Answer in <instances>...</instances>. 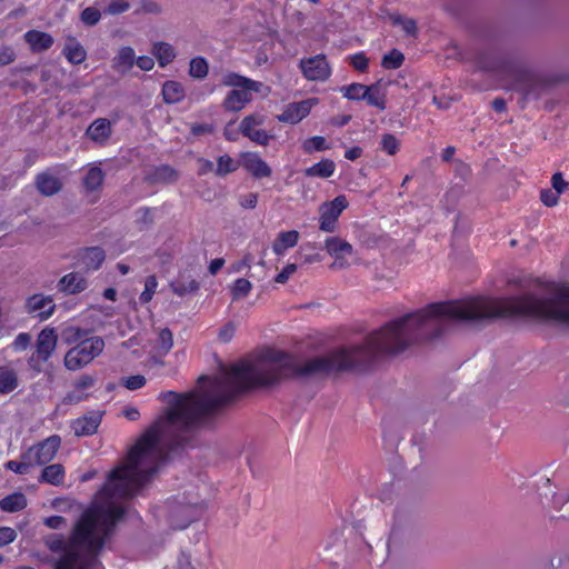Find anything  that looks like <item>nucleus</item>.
<instances>
[{"label":"nucleus","instance_id":"680f3d73","mask_svg":"<svg viewBox=\"0 0 569 569\" xmlns=\"http://www.w3.org/2000/svg\"><path fill=\"white\" fill-rule=\"evenodd\" d=\"M44 523L52 529L61 528L63 525H66V520L60 516H53L44 519Z\"/></svg>","mask_w":569,"mask_h":569},{"label":"nucleus","instance_id":"c03bdc74","mask_svg":"<svg viewBox=\"0 0 569 569\" xmlns=\"http://www.w3.org/2000/svg\"><path fill=\"white\" fill-rule=\"evenodd\" d=\"M237 169V164L229 156H221L218 159L216 173L219 176H226Z\"/></svg>","mask_w":569,"mask_h":569},{"label":"nucleus","instance_id":"37998d69","mask_svg":"<svg viewBox=\"0 0 569 569\" xmlns=\"http://www.w3.org/2000/svg\"><path fill=\"white\" fill-rule=\"evenodd\" d=\"M157 287H158L157 278L154 276L147 277V279L144 280V289L140 295V301L142 303H148L149 301H151V299L157 290Z\"/></svg>","mask_w":569,"mask_h":569},{"label":"nucleus","instance_id":"473e14b6","mask_svg":"<svg viewBox=\"0 0 569 569\" xmlns=\"http://www.w3.org/2000/svg\"><path fill=\"white\" fill-rule=\"evenodd\" d=\"M390 23L399 28L407 36H415L417 32V23L413 19L400 14H391Z\"/></svg>","mask_w":569,"mask_h":569},{"label":"nucleus","instance_id":"79ce46f5","mask_svg":"<svg viewBox=\"0 0 569 569\" xmlns=\"http://www.w3.org/2000/svg\"><path fill=\"white\" fill-rule=\"evenodd\" d=\"M101 11L97 7H88L84 8L80 13V20L86 26H94L97 24L101 19Z\"/></svg>","mask_w":569,"mask_h":569},{"label":"nucleus","instance_id":"bf43d9fd","mask_svg":"<svg viewBox=\"0 0 569 569\" xmlns=\"http://www.w3.org/2000/svg\"><path fill=\"white\" fill-rule=\"evenodd\" d=\"M241 206L247 209H253L256 208L258 203V194L256 193H248L241 199Z\"/></svg>","mask_w":569,"mask_h":569},{"label":"nucleus","instance_id":"f8f14e48","mask_svg":"<svg viewBox=\"0 0 569 569\" xmlns=\"http://www.w3.org/2000/svg\"><path fill=\"white\" fill-rule=\"evenodd\" d=\"M58 339V332L54 328H43L37 337L32 361H48L57 349Z\"/></svg>","mask_w":569,"mask_h":569},{"label":"nucleus","instance_id":"6e6552de","mask_svg":"<svg viewBox=\"0 0 569 569\" xmlns=\"http://www.w3.org/2000/svg\"><path fill=\"white\" fill-rule=\"evenodd\" d=\"M299 69L308 81L325 82L332 73V68L326 54L305 57L299 61Z\"/></svg>","mask_w":569,"mask_h":569},{"label":"nucleus","instance_id":"b1692460","mask_svg":"<svg viewBox=\"0 0 569 569\" xmlns=\"http://www.w3.org/2000/svg\"><path fill=\"white\" fill-rule=\"evenodd\" d=\"M173 292L178 296L194 293L199 289L197 280L188 272H181L177 279L171 282Z\"/></svg>","mask_w":569,"mask_h":569},{"label":"nucleus","instance_id":"5fc2aeb1","mask_svg":"<svg viewBox=\"0 0 569 569\" xmlns=\"http://www.w3.org/2000/svg\"><path fill=\"white\" fill-rule=\"evenodd\" d=\"M204 508L203 501L196 500L192 502H188L186 506V513L188 516V521H191L196 518L198 511H201Z\"/></svg>","mask_w":569,"mask_h":569},{"label":"nucleus","instance_id":"9b49d317","mask_svg":"<svg viewBox=\"0 0 569 569\" xmlns=\"http://www.w3.org/2000/svg\"><path fill=\"white\" fill-rule=\"evenodd\" d=\"M60 445V437L51 436L44 441L29 448L24 453V459H28L33 466L48 463L56 457Z\"/></svg>","mask_w":569,"mask_h":569},{"label":"nucleus","instance_id":"4468645a","mask_svg":"<svg viewBox=\"0 0 569 569\" xmlns=\"http://www.w3.org/2000/svg\"><path fill=\"white\" fill-rule=\"evenodd\" d=\"M24 307L28 313L38 317L41 320L50 318L56 309L53 299L50 296H46L43 293H36L30 296L26 300Z\"/></svg>","mask_w":569,"mask_h":569},{"label":"nucleus","instance_id":"ea45409f","mask_svg":"<svg viewBox=\"0 0 569 569\" xmlns=\"http://www.w3.org/2000/svg\"><path fill=\"white\" fill-rule=\"evenodd\" d=\"M380 143L382 150L389 156H395L400 149V141L391 133L382 134Z\"/></svg>","mask_w":569,"mask_h":569},{"label":"nucleus","instance_id":"49530a36","mask_svg":"<svg viewBox=\"0 0 569 569\" xmlns=\"http://www.w3.org/2000/svg\"><path fill=\"white\" fill-rule=\"evenodd\" d=\"M32 462H30L28 459H24V455L22 456V461L18 462V461H8L6 463V468L16 472V473H20V475H23V473H27L30 469V467H32Z\"/></svg>","mask_w":569,"mask_h":569},{"label":"nucleus","instance_id":"a211bd4d","mask_svg":"<svg viewBox=\"0 0 569 569\" xmlns=\"http://www.w3.org/2000/svg\"><path fill=\"white\" fill-rule=\"evenodd\" d=\"M136 58L132 47L121 46L112 59V68L119 73H127L136 64Z\"/></svg>","mask_w":569,"mask_h":569},{"label":"nucleus","instance_id":"4be33fe9","mask_svg":"<svg viewBox=\"0 0 569 569\" xmlns=\"http://www.w3.org/2000/svg\"><path fill=\"white\" fill-rule=\"evenodd\" d=\"M101 416L91 413L73 421L72 429L79 437L94 433L100 425Z\"/></svg>","mask_w":569,"mask_h":569},{"label":"nucleus","instance_id":"6ab92c4d","mask_svg":"<svg viewBox=\"0 0 569 569\" xmlns=\"http://www.w3.org/2000/svg\"><path fill=\"white\" fill-rule=\"evenodd\" d=\"M36 187L41 194L50 197L61 190L62 182L57 176L50 172H42L36 178Z\"/></svg>","mask_w":569,"mask_h":569},{"label":"nucleus","instance_id":"bb28decb","mask_svg":"<svg viewBox=\"0 0 569 569\" xmlns=\"http://www.w3.org/2000/svg\"><path fill=\"white\" fill-rule=\"evenodd\" d=\"M336 164L330 159H322L305 170L307 177L329 178L335 173Z\"/></svg>","mask_w":569,"mask_h":569},{"label":"nucleus","instance_id":"9d476101","mask_svg":"<svg viewBox=\"0 0 569 569\" xmlns=\"http://www.w3.org/2000/svg\"><path fill=\"white\" fill-rule=\"evenodd\" d=\"M318 98H307L286 104L276 119L281 123L298 124L306 119L311 110L318 106Z\"/></svg>","mask_w":569,"mask_h":569},{"label":"nucleus","instance_id":"f03ea898","mask_svg":"<svg viewBox=\"0 0 569 569\" xmlns=\"http://www.w3.org/2000/svg\"><path fill=\"white\" fill-rule=\"evenodd\" d=\"M506 316H523L569 326V288L555 300L532 296L521 298L469 297L455 302L429 305L383 326L367 338L371 352L395 355L431 339L446 319L478 321Z\"/></svg>","mask_w":569,"mask_h":569},{"label":"nucleus","instance_id":"0eeeda50","mask_svg":"<svg viewBox=\"0 0 569 569\" xmlns=\"http://www.w3.org/2000/svg\"><path fill=\"white\" fill-rule=\"evenodd\" d=\"M323 249L332 259L333 269H346L358 260L353 246L340 236L326 238Z\"/></svg>","mask_w":569,"mask_h":569},{"label":"nucleus","instance_id":"aec40b11","mask_svg":"<svg viewBox=\"0 0 569 569\" xmlns=\"http://www.w3.org/2000/svg\"><path fill=\"white\" fill-rule=\"evenodd\" d=\"M111 122L104 118L94 120L87 129V137L96 143H104L111 134Z\"/></svg>","mask_w":569,"mask_h":569},{"label":"nucleus","instance_id":"412c9836","mask_svg":"<svg viewBox=\"0 0 569 569\" xmlns=\"http://www.w3.org/2000/svg\"><path fill=\"white\" fill-rule=\"evenodd\" d=\"M299 238L300 233L297 230L281 231L272 243V251L277 256H283L289 249L297 246Z\"/></svg>","mask_w":569,"mask_h":569},{"label":"nucleus","instance_id":"0e129e2a","mask_svg":"<svg viewBox=\"0 0 569 569\" xmlns=\"http://www.w3.org/2000/svg\"><path fill=\"white\" fill-rule=\"evenodd\" d=\"M361 154H362V149L360 147H352L346 151L345 157L348 160H356V159L360 158Z\"/></svg>","mask_w":569,"mask_h":569},{"label":"nucleus","instance_id":"4d7b16f0","mask_svg":"<svg viewBox=\"0 0 569 569\" xmlns=\"http://www.w3.org/2000/svg\"><path fill=\"white\" fill-rule=\"evenodd\" d=\"M16 52L11 47L0 48V66H6L13 62Z\"/></svg>","mask_w":569,"mask_h":569},{"label":"nucleus","instance_id":"69168bd1","mask_svg":"<svg viewBox=\"0 0 569 569\" xmlns=\"http://www.w3.org/2000/svg\"><path fill=\"white\" fill-rule=\"evenodd\" d=\"M123 416L129 420H136L139 417V411L133 407H128L123 410Z\"/></svg>","mask_w":569,"mask_h":569},{"label":"nucleus","instance_id":"09e8293b","mask_svg":"<svg viewBox=\"0 0 569 569\" xmlns=\"http://www.w3.org/2000/svg\"><path fill=\"white\" fill-rule=\"evenodd\" d=\"M130 3L128 0H111L107 7V13L116 16L129 10Z\"/></svg>","mask_w":569,"mask_h":569},{"label":"nucleus","instance_id":"338daca9","mask_svg":"<svg viewBox=\"0 0 569 569\" xmlns=\"http://www.w3.org/2000/svg\"><path fill=\"white\" fill-rule=\"evenodd\" d=\"M223 259H213L209 264V271L214 274L218 270H220L223 266Z\"/></svg>","mask_w":569,"mask_h":569},{"label":"nucleus","instance_id":"7c9ffc66","mask_svg":"<svg viewBox=\"0 0 569 569\" xmlns=\"http://www.w3.org/2000/svg\"><path fill=\"white\" fill-rule=\"evenodd\" d=\"M251 290L252 283L246 278H238L229 286L232 300H241L248 297Z\"/></svg>","mask_w":569,"mask_h":569},{"label":"nucleus","instance_id":"dca6fc26","mask_svg":"<svg viewBox=\"0 0 569 569\" xmlns=\"http://www.w3.org/2000/svg\"><path fill=\"white\" fill-rule=\"evenodd\" d=\"M23 39L29 49L34 53L47 51L54 43V39L50 33L37 29L27 31Z\"/></svg>","mask_w":569,"mask_h":569},{"label":"nucleus","instance_id":"cd10ccee","mask_svg":"<svg viewBox=\"0 0 569 569\" xmlns=\"http://www.w3.org/2000/svg\"><path fill=\"white\" fill-rule=\"evenodd\" d=\"M104 174L102 170L91 164L87 168L86 174L83 177V186L87 191H96L98 190L103 182Z\"/></svg>","mask_w":569,"mask_h":569},{"label":"nucleus","instance_id":"a19ab883","mask_svg":"<svg viewBox=\"0 0 569 569\" xmlns=\"http://www.w3.org/2000/svg\"><path fill=\"white\" fill-rule=\"evenodd\" d=\"M302 147L303 150L309 153L313 151H322L329 149V144L327 143L326 139L321 136H315L307 139L303 142Z\"/></svg>","mask_w":569,"mask_h":569},{"label":"nucleus","instance_id":"2eb2a0df","mask_svg":"<svg viewBox=\"0 0 569 569\" xmlns=\"http://www.w3.org/2000/svg\"><path fill=\"white\" fill-rule=\"evenodd\" d=\"M390 81L380 79L375 83L367 87L366 98L363 99L369 106L377 108L380 111L387 109V93Z\"/></svg>","mask_w":569,"mask_h":569},{"label":"nucleus","instance_id":"39448f33","mask_svg":"<svg viewBox=\"0 0 569 569\" xmlns=\"http://www.w3.org/2000/svg\"><path fill=\"white\" fill-rule=\"evenodd\" d=\"M104 348V341L100 337H90L73 348L64 356L67 369L76 371L89 365Z\"/></svg>","mask_w":569,"mask_h":569},{"label":"nucleus","instance_id":"13d9d810","mask_svg":"<svg viewBox=\"0 0 569 569\" xmlns=\"http://www.w3.org/2000/svg\"><path fill=\"white\" fill-rule=\"evenodd\" d=\"M136 64L142 71H151L154 68V60L149 56H140L136 58Z\"/></svg>","mask_w":569,"mask_h":569},{"label":"nucleus","instance_id":"c9c22d12","mask_svg":"<svg viewBox=\"0 0 569 569\" xmlns=\"http://www.w3.org/2000/svg\"><path fill=\"white\" fill-rule=\"evenodd\" d=\"M173 346L172 333L168 329H162L158 333L157 342H156V351L159 356L167 355Z\"/></svg>","mask_w":569,"mask_h":569},{"label":"nucleus","instance_id":"f3484780","mask_svg":"<svg viewBox=\"0 0 569 569\" xmlns=\"http://www.w3.org/2000/svg\"><path fill=\"white\" fill-rule=\"evenodd\" d=\"M88 287L87 279L79 272L64 274L58 282L59 291L64 295H77L84 291Z\"/></svg>","mask_w":569,"mask_h":569},{"label":"nucleus","instance_id":"f257e3e1","mask_svg":"<svg viewBox=\"0 0 569 569\" xmlns=\"http://www.w3.org/2000/svg\"><path fill=\"white\" fill-rule=\"evenodd\" d=\"M201 408L197 396L181 397L166 420L158 422L138 440L126 461L110 473L92 508L78 521L70 542L66 545L57 537L48 540L51 550L63 553L56 569H86L81 556L96 551L102 545L111 526L122 513L118 500L133 495L156 472L161 457L158 448L161 426L187 425Z\"/></svg>","mask_w":569,"mask_h":569},{"label":"nucleus","instance_id":"58836bf2","mask_svg":"<svg viewBox=\"0 0 569 569\" xmlns=\"http://www.w3.org/2000/svg\"><path fill=\"white\" fill-rule=\"evenodd\" d=\"M152 179L162 183L173 182L178 179V172L169 166H161L154 170Z\"/></svg>","mask_w":569,"mask_h":569},{"label":"nucleus","instance_id":"603ef678","mask_svg":"<svg viewBox=\"0 0 569 569\" xmlns=\"http://www.w3.org/2000/svg\"><path fill=\"white\" fill-rule=\"evenodd\" d=\"M551 190H553L560 196L562 192L567 190L568 182L563 179L560 172H557L551 177Z\"/></svg>","mask_w":569,"mask_h":569},{"label":"nucleus","instance_id":"c85d7f7f","mask_svg":"<svg viewBox=\"0 0 569 569\" xmlns=\"http://www.w3.org/2000/svg\"><path fill=\"white\" fill-rule=\"evenodd\" d=\"M104 261V252L99 248H89L82 253V263L87 270H97Z\"/></svg>","mask_w":569,"mask_h":569},{"label":"nucleus","instance_id":"393cba45","mask_svg":"<svg viewBox=\"0 0 569 569\" xmlns=\"http://www.w3.org/2000/svg\"><path fill=\"white\" fill-rule=\"evenodd\" d=\"M161 94L166 103L174 104L184 99L186 91L180 82L168 80L162 84Z\"/></svg>","mask_w":569,"mask_h":569},{"label":"nucleus","instance_id":"1a4fd4ad","mask_svg":"<svg viewBox=\"0 0 569 569\" xmlns=\"http://www.w3.org/2000/svg\"><path fill=\"white\" fill-rule=\"evenodd\" d=\"M264 121L266 117L263 114H248L240 122L239 130L252 142L262 147H267L274 139V136L261 128Z\"/></svg>","mask_w":569,"mask_h":569},{"label":"nucleus","instance_id":"e2e57ef3","mask_svg":"<svg viewBox=\"0 0 569 569\" xmlns=\"http://www.w3.org/2000/svg\"><path fill=\"white\" fill-rule=\"evenodd\" d=\"M191 130H192V133L196 136L208 134V133L213 132V127L210 124H196V126H192Z\"/></svg>","mask_w":569,"mask_h":569},{"label":"nucleus","instance_id":"a18cd8bd","mask_svg":"<svg viewBox=\"0 0 569 569\" xmlns=\"http://www.w3.org/2000/svg\"><path fill=\"white\" fill-rule=\"evenodd\" d=\"M350 64L360 72H365L369 67V59L363 52H358L356 54L350 56L349 58Z\"/></svg>","mask_w":569,"mask_h":569},{"label":"nucleus","instance_id":"7ed1b4c3","mask_svg":"<svg viewBox=\"0 0 569 569\" xmlns=\"http://www.w3.org/2000/svg\"><path fill=\"white\" fill-rule=\"evenodd\" d=\"M345 360L316 358L302 362L289 355L272 351L254 363L241 361L234 365L228 373V383L233 391L257 387H269L287 378L302 377L321 371L340 369Z\"/></svg>","mask_w":569,"mask_h":569},{"label":"nucleus","instance_id":"3c124183","mask_svg":"<svg viewBox=\"0 0 569 569\" xmlns=\"http://www.w3.org/2000/svg\"><path fill=\"white\" fill-rule=\"evenodd\" d=\"M559 194L551 189H545L540 192V199L547 207H555L559 201Z\"/></svg>","mask_w":569,"mask_h":569},{"label":"nucleus","instance_id":"ddd939ff","mask_svg":"<svg viewBox=\"0 0 569 569\" xmlns=\"http://www.w3.org/2000/svg\"><path fill=\"white\" fill-rule=\"evenodd\" d=\"M240 166L253 178L263 179L272 176L270 164L257 152L246 151L240 153Z\"/></svg>","mask_w":569,"mask_h":569},{"label":"nucleus","instance_id":"72a5a7b5","mask_svg":"<svg viewBox=\"0 0 569 569\" xmlns=\"http://www.w3.org/2000/svg\"><path fill=\"white\" fill-rule=\"evenodd\" d=\"M64 477V470L61 465L54 463L42 470L41 480L51 485H60Z\"/></svg>","mask_w":569,"mask_h":569},{"label":"nucleus","instance_id":"864d4df0","mask_svg":"<svg viewBox=\"0 0 569 569\" xmlns=\"http://www.w3.org/2000/svg\"><path fill=\"white\" fill-rule=\"evenodd\" d=\"M31 342V336L29 333H19L12 342V347L17 351H21L28 348Z\"/></svg>","mask_w":569,"mask_h":569},{"label":"nucleus","instance_id":"e433bc0d","mask_svg":"<svg viewBox=\"0 0 569 569\" xmlns=\"http://www.w3.org/2000/svg\"><path fill=\"white\" fill-rule=\"evenodd\" d=\"M209 64L202 57L191 59L189 63V74L194 79H203L208 76Z\"/></svg>","mask_w":569,"mask_h":569},{"label":"nucleus","instance_id":"052dcab7","mask_svg":"<svg viewBox=\"0 0 569 569\" xmlns=\"http://www.w3.org/2000/svg\"><path fill=\"white\" fill-rule=\"evenodd\" d=\"M234 333V326L233 325H227L219 331V339L223 342H228Z\"/></svg>","mask_w":569,"mask_h":569},{"label":"nucleus","instance_id":"774afa93","mask_svg":"<svg viewBox=\"0 0 569 569\" xmlns=\"http://www.w3.org/2000/svg\"><path fill=\"white\" fill-rule=\"evenodd\" d=\"M52 78V69L49 67H43L41 69V80L43 82H48Z\"/></svg>","mask_w":569,"mask_h":569},{"label":"nucleus","instance_id":"8fccbe9b","mask_svg":"<svg viewBox=\"0 0 569 569\" xmlns=\"http://www.w3.org/2000/svg\"><path fill=\"white\" fill-rule=\"evenodd\" d=\"M297 264L296 263H288L286 264L281 271L276 276L274 281L277 283H286L297 271Z\"/></svg>","mask_w":569,"mask_h":569},{"label":"nucleus","instance_id":"f704fd0d","mask_svg":"<svg viewBox=\"0 0 569 569\" xmlns=\"http://www.w3.org/2000/svg\"><path fill=\"white\" fill-rule=\"evenodd\" d=\"M405 61L403 53L398 49H392L386 54H383L381 60L382 68L387 70H395L402 66Z\"/></svg>","mask_w":569,"mask_h":569},{"label":"nucleus","instance_id":"6e6d98bb","mask_svg":"<svg viewBox=\"0 0 569 569\" xmlns=\"http://www.w3.org/2000/svg\"><path fill=\"white\" fill-rule=\"evenodd\" d=\"M17 537L16 531L9 527L0 528V547L11 543Z\"/></svg>","mask_w":569,"mask_h":569},{"label":"nucleus","instance_id":"20e7f679","mask_svg":"<svg viewBox=\"0 0 569 569\" xmlns=\"http://www.w3.org/2000/svg\"><path fill=\"white\" fill-rule=\"evenodd\" d=\"M221 83L230 88L223 99L222 106L227 111L239 112L252 100V92L262 97L269 96L271 88L262 82L254 81L234 72L223 74Z\"/></svg>","mask_w":569,"mask_h":569},{"label":"nucleus","instance_id":"5701e85b","mask_svg":"<svg viewBox=\"0 0 569 569\" xmlns=\"http://www.w3.org/2000/svg\"><path fill=\"white\" fill-rule=\"evenodd\" d=\"M63 54L72 64H80L87 59L84 47L73 37L67 38Z\"/></svg>","mask_w":569,"mask_h":569},{"label":"nucleus","instance_id":"c756f323","mask_svg":"<svg viewBox=\"0 0 569 569\" xmlns=\"http://www.w3.org/2000/svg\"><path fill=\"white\" fill-rule=\"evenodd\" d=\"M17 387V373L10 368L0 367V393H9Z\"/></svg>","mask_w":569,"mask_h":569},{"label":"nucleus","instance_id":"4c0bfd02","mask_svg":"<svg viewBox=\"0 0 569 569\" xmlns=\"http://www.w3.org/2000/svg\"><path fill=\"white\" fill-rule=\"evenodd\" d=\"M367 87L368 86H366V84L355 82V83L342 87L340 89V91L345 98H347L349 100L360 101L366 98Z\"/></svg>","mask_w":569,"mask_h":569},{"label":"nucleus","instance_id":"de8ad7c7","mask_svg":"<svg viewBox=\"0 0 569 569\" xmlns=\"http://www.w3.org/2000/svg\"><path fill=\"white\" fill-rule=\"evenodd\" d=\"M121 385L129 390H137L146 385V378L141 375L126 377L121 379Z\"/></svg>","mask_w":569,"mask_h":569},{"label":"nucleus","instance_id":"423d86ee","mask_svg":"<svg viewBox=\"0 0 569 569\" xmlns=\"http://www.w3.org/2000/svg\"><path fill=\"white\" fill-rule=\"evenodd\" d=\"M348 207L349 200L345 194L320 203L318 207L319 230L326 233L336 232L339 227V218Z\"/></svg>","mask_w":569,"mask_h":569},{"label":"nucleus","instance_id":"a878e982","mask_svg":"<svg viewBox=\"0 0 569 569\" xmlns=\"http://www.w3.org/2000/svg\"><path fill=\"white\" fill-rule=\"evenodd\" d=\"M151 52L156 57L159 66L162 68L171 63L177 56L174 48L170 43L163 41L154 42L152 44Z\"/></svg>","mask_w":569,"mask_h":569},{"label":"nucleus","instance_id":"2f4dec72","mask_svg":"<svg viewBox=\"0 0 569 569\" xmlns=\"http://www.w3.org/2000/svg\"><path fill=\"white\" fill-rule=\"evenodd\" d=\"M27 506V499L22 493L16 492L0 501V508L3 511L14 512L23 509Z\"/></svg>","mask_w":569,"mask_h":569}]
</instances>
